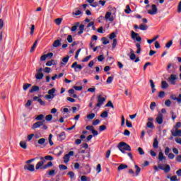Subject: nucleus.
I'll return each instance as SVG.
<instances>
[{"label": "nucleus", "mask_w": 181, "mask_h": 181, "mask_svg": "<svg viewBox=\"0 0 181 181\" xmlns=\"http://www.w3.org/2000/svg\"><path fill=\"white\" fill-rule=\"evenodd\" d=\"M117 148L122 153H125V151H131V146L124 141L119 143Z\"/></svg>", "instance_id": "f257e3e1"}, {"label": "nucleus", "mask_w": 181, "mask_h": 181, "mask_svg": "<svg viewBox=\"0 0 181 181\" xmlns=\"http://www.w3.org/2000/svg\"><path fill=\"white\" fill-rule=\"evenodd\" d=\"M158 168L161 170H164L165 173H169V172H170V166L169 165H165H165L163 164H158Z\"/></svg>", "instance_id": "f03ea898"}, {"label": "nucleus", "mask_w": 181, "mask_h": 181, "mask_svg": "<svg viewBox=\"0 0 181 181\" xmlns=\"http://www.w3.org/2000/svg\"><path fill=\"white\" fill-rule=\"evenodd\" d=\"M40 160L41 161H39L35 165L36 170H39V169H42V168L43 167V165L46 163V160H45L43 157H40Z\"/></svg>", "instance_id": "7ed1b4c3"}, {"label": "nucleus", "mask_w": 181, "mask_h": 181, "mask_svg": "<svg viewBox=\"0 0 181 181\" xmlns=\"http://www.w3.org/2000/svg\"><path fill=\"white\" fill-rule=\"evenodd\" d=\"M70 156H74V151H69L64 156V162L65 163H69L70 161Z\"/></svg>", "instance_id": "20e7f679"}, {"label": "nucleus", "mask_w": 181, "mask_h": 181, "mask_svg": "<svg viewBox=\"0 0 181 181\" xmlns=\"http://www.w3.org/2000/svg\"><path fill=\"white\" fill-rule=\"evenodd\" d=\"M104 102H105V98H103L101 97V95H99L98 96V103L95 105V107H101V105H103V104H104Z\"/></svg>", "instance_id": "39448f33"}, {"label": "nucleus", "mask_w": 181, "mask_h": 181, "mask_svg": "<svg viewBox=\"0 0 181 181\" xmlns=\"http://www.w3.org/2000/svg\"><path fill=\"white\" fill-rule=\"evenodd\" d=\"M131 33L132 39L136 40V42H142V37H141V36H138V33H135L134 30H132Z\"/></svg>", "instance_id": "423d86ee"}, {"label": "nucleus", "mask_w": 181, "mask_h": 181, "mask_svg": "<svg viewBox=\"0 0 181 181\" xmlns=\"http://www.w3.org/2000/svg\"><path fill=\"white\" fill-rule=\"evenodd\" d=\"M75 26H76L77 28H78L79 26V31L78 32V35H83V32H84V24L80 25V22H76L75 23Z\"/></svg>", "instance_id": "0eeeda50"}, {"label": "nucleus", "mask_w": 181, "mask_h": 181, "mask_svg": "<svg viewBox=\"0 0 181 181\" xmlns=\"http://www.w3.org/2000/svg\"><path fill=\"white\" fill-rule=\"evenodd\" d=\"M151 8L152 10L148 11V13H149V15H156L158 13V8L156 7V5L153 4Z\"/></svg>", "instance_id": "6e6552de"}, {"label": "nucleus", "mask_w": 181, "mask_h": 181, "mask_svg": "<svg viewBox=\"0 0 181 181\" xmlns=\"http://www.w3.org/2000/svg\"><path fill=\"white\" fill-rule=\"evenodd\" d=\"M156 122L158 125H162L163 124V115L162 113H159L156 118Z\"/></svg>", "instance_id": "1a4fd4ad"}, {"label": "nucleus", "mask_w": 181, "mask_h": 181, "mask_svg": "<svg viewBox=\"0 0 181 181\" xmlns=\"http://www.w3.org/2000/svg\"><path fill=\"white\" fill-rule=\"evenodd\" d=\"M71 68L74 69L75 71H81V70L83 69V66H81V64H77V62H75L72 64ZM77 69H78V71L77 70Z\"/></svg>", "instance_id": "9d476101"}, {"label": "nucleus", "mask_w": 181, "mask_h": 181, "mask_svg": "<svg viewBox=\"0 0 181 181\" xmlns=\"http://www.w3.org/2000/svg\"><path fill=\"white\" fill-rule=\"evenodd\" d=\"M43 124H45V120L38 121V122L34 123L31 128H32V129H36L37 128H40V127H42V125H43Z\"/></svg>", "instance_id": "9b49d317"}, {"label": "nucleus", "mask_w": 181, "mask_h": 181, "mask_svg": "<svg viewBox=\"0 0 181 181\" xmlns=\"http://www.w3.org/2000/svg\"><path fill=\"white\" fill-rule=\"evenodd\" d=\"M25 170H29V172H35V165L28 164L24 166Z\"/></svg>", "instance_id": "f8f14e48"}, {"label": "nucleus", "mask_w": 181, "mask_h": 181, "mask_svg": "<svg viewBox=\"0 0 181 181\" xmlns=\"http://www.w3.org/2000/svg\"><path fill=\"white\" fill-rule=\"evenodd\" d=\"M170 83H171V84L175 85L176 84V80H177V77L176 76L175 74H171L170 76L168 78Z\"/></svg>", "instance_id": "ddd939ff"}, {"label": "nucleus", "mask_w": 181, "mask_h": 181, "mask_svg": "<svg viewBox=\"0 0 181 181\" xmlns=\"http://www.w3.org/2000/svg\"><path fill=\"white\" fill-rule=\"evenodd\" d=\"M112 13L111 12H107L105 18L110 22H114V16H111Z\"/></svg>", "instance_id": "4468645a"}, {"label": "nucleus", "mask_w": 181, "mask_h": 181, "mask_svg": "<svg viewBox=\"0 0 181 181\" xmlns=\"http://www.w3.org/2000/svg\"><path fill=\"white\" fill-rule=\"evenodd\" d=\"M62 42V38L54 40L52 43V47H59L62 46V42Z\"/></svg>", "instance_id": "2eb2a0df"}, {"label": "nucleus", "mask_w": 181, "mask_h": 181, "mask_svg": "<svg viewBox=\"0 0 181 181\" xmlns=\"http://www.w3.org/2000/svg\"><path fill=\"white\" fill-rule=\"evenodd\" d=\"M171 134L173 136H181V130L175 129V132L174 131H171Z\"/></svg>", "instance_id": "dca6fc26"}, {"label": "nucleus", "mask_w": 181, "mask_h": 181, "mask_svg": "<svg viewBox=\"0 0 181 181\" xmlns=\"http://www.w3.org/2000/svg\"><path fill=\"white\" fill-rule=\"evenodd\" d=\"M64 139H66V133L62 132L58 135V140L64 141Z\"/></svg>", "instance_id": "f3484780"}, {"label": "nucleus", "mask_w": 181, "mask_h": 181, "mask_svg": "<svg viewBox=\"0 0 181 181\" xmlns=\"http://www.w3.org/2000/svg\"><path fill=\"white\" fill-rule=\"evenodd\" d=\"M170 98H172V100H177L178 104L181 103V94H180L178 95V98H176V95H171Z\"/></svg>", "instance_id": "a211bd4d"}, {"label": "nucleus", "mask_w": 181, "mask_h": 181, "mask_svg": "<svg viewBox=\"0 0 181 181\" xmlns=\"http://www.w3.org/2000/svg\"><path fill=\"white\" fill-rule=\"evenodd\" d=\"M39 90H40V88H39V86H33L31 89L29 90V93H35L36 91H39Z\"/></svg>", "instance_id": "6ab92c4d"}, {"label": "nucleus", "mask_w": 181, "mask_h": 181, "mask_svg": "<svg viewBox=\"0 0 181 181\" xmlns=\"http://www.w3.org/2000/svg\"><path fill=\"white\" fill-rule=\"evenodd\" d=\"M43 77H45V74H43V73H37L35 74L36 80H42Z\"/></svg>", "instance_id": "aec40b11"}, {"label": "nucleus", "mask_w": 181, "mask_h": 181, "mask_svg": "<svg viewBox=\"0 0 181 181\" xmlns=\"http://www.w3.org/2000/svg\"><path fill=\"white\" fill-rule=\"evenodd\" d=\"M70 59L69 56H66L62 59V62H61V64H63L64 66H66L67 64V62H69V59Z\"/></svg>", "instance_id": "412c9836"}, {"label": "nucleus", "mask_w": 181, "mask_h": 181, "mask_svg": "<svg viewBox=\"0 0 181 181\" xmlns=\"http://www.w3.org/2000/svg\"><path fill=\"white\" fill-rule=\"evenodd\" d=\"M168 87H169V83H168V82H166V81H163L161 82V88L166 89V88H168Z\"/></svg>", "instance_id": "4be33fe9"}, {"label": "nucleus", "mask_w": 181, "mask_h": 181, "mask_svg": "<svg viewBox=\"0 0 181 181\" xmlns=\"http://www.w3.org/2000/svg\"><path fill=\"white\" fill-rule=\"evenodd\" d=\"M158 145H159V141H158V138H155V139H154V141H153V147L155 149H158Z\"/></svg>", "instance_id": "5701e85b"}, {"label": "nucleus", "mask_w": 181, "mask_h": 181, "mask_svg": "<svg viewBox=\"0 0 181 181\" xmlns=\"http://www.w3.org/2000/svg\"><path fill=\"white\" fill-rule=\"evenodd\" d=\"M20 146L23 149H28V144L26 143V141H21Z\"/></svg>", "instance_id": "b1692460"}, {"label": "nucleus", "mask_w": 181, "mask_h": 181, "mask_svg": "<svg viewBox=\"0 0 181 181\" xmlns=\"http://www.w3.org/2000/svg\"><path fill=\"white\" fill-rule=\"evenodd\" d=\"M127 168L128 165L127 164H120L117 168V170H122L124 169H127Z\"/></svg>", "instance_id": "393cba45"}, {"label": "nucleus", "mask_w": 181, "mask_h": 181, "mask_svg": "<svg viewBox=\"0 0 181 181\" xmlns=\"http://www.w3.org/2000/svg\"><path fill=\"white\" fill-rule=\"evenodd\" d=\"M163 159H166V157L163 156V153L162 151L158 153V160L162 161Z\"/></svg>", "instance_id": "a878e982"}, {"label": "nucleus", "mask_w": 181, "mask_h": 181, "mask_svg": "<svg viewBox=\"0 0 181 181\" xmlns=\"http://www.w3.org/2000/svg\"><path fill=\"white\" fill-rule=\"evenodd\" d=\"M37 46V40L35 41L34 44L33 45L31 49H30V53H33L35 52V49H36V47Z\"/></svg>", "instance_id": "bb28decb"}, {"label": "nucleus", "mask_w": 181, "mask_h": 181, "mask_svg": "<svg viewBox=\"0 0 181 181\" xmlns=\"http://www.w3.org/2000/svg\"><path fill=\"white\" fill-rule=\"evenodd\" d=\"M136 47L137 48V50H136L137 54H141V44L136 43Z\"/></svg>", "instance_id": "cd10ccee"}, {"label": "nucleus", "mask_w": 181, "mask_h": 181, "mask_svg": "<svg viewBox=\"0 0 181 181\" xmlns=\"http://www.w3.org/2000/svg\"><path fill=\"white\" fill-rule=\"evenodd\" d=\"M29 87H32V84L24 83L23 86V90H24V91H26V90H28V88H29Z\"/></svg>", "instance_id": "c85d7f7f"}, {"label": "nucleus", "mask_w": 181, "mask_h": 181, "mask_svg": "<svg viewBox=\"0 0 181 181\" xmlns=\"http://www.w3.org/2000/svg\"><path fill=\"white\" fill-rule=\"evenodd\" d=\"M134 168L136 169V176H138L141 173V168L138 165H135Z\"/></svg>", "instance_id": "c756f323"}, {"label": "nucleus", "mask_w": 181, "mask_h": 181, "mask_svg": "<svg viewBox=\"0 0 181 181\" xmlns=\"http://www.w3.org/2000/svg\"><path fill=\"white\" fill-rule=\"evenodd\" d=\"M146 127L151 129H153L155 128V126H153V123L152 122H148L146 123Z\"/></svg>", "instance_id": "7c9ffc66"}, {"label": "nucleus", "mask_w": 181, "mask_h": 181, "mask_svg": "<svg viewBox=\"0 0 181 181\" xmlns=\"http://www.w3.org/2000/svg\"><path fill=\"white\" fill-rule=\"evenodd\" d=\"M62 21H63L62 18H58L54 20V22H55L56 25H58V26H59V25H62Z\"/></svg>", "instance_id": "2f4dec72"}, {"label": "nucleus", "mask_w": 181, "mask_h": 181, "mask_svg": "<svg viewBox=\"0 0 181 181\" xmlns=\"http://www.w3.org/2000/svg\"><path fill=\"white\" fill-rule=\"evenodd\" d=\"M124 12L127 14H129L131 13V12H132V11L131 10V8L129 7V5L126 6V9L124 10Z\"/></svg>", "instance_id": "473e14b6"}, {"label": "nucleus", "mask_w": 181, "mask_h": 181, "mask_svg": "<svg viewBox=\"0 0 181 181\" xmlns=\"http://www.w3.org/2000/svg\"><path fill=\"white\" fill-rule=\"evenodd\" d=\"M44 160H53V159H54V158H53V156H46L45 157H43Z\"/></svg>", "instance_id": "72a5a7b5"}, {"label": "nucleus", "mask_w": 181, "mask_h": 181, "mask_svg": "<svg viewBox=\"0 0 181 181\" xmlns=\"http://www.w3.org/2000/svg\"><path fill=\"white\" fill-rule=\"evenodd\" d=\"M43 118H45V115H39L38 116H37L35 117V120L36 121H42L43 119Z\"/></svg>", "instance_id": "f704fd0d"}, {"label": "nucleus", "mask_w": 181, "mask_h": 181, "mask_svg": "<svg viewBox=\"0 0 181 181\" xmlns=\"http://www.w3.org/2000/svg\"><path fill=\"white\" fill-rule=\"evenodd\" d=\"M45 142H46V139H45V138L40 139L37 141V144H38L39 145H43V144H45Z\"/></svg>", "instance_id": "c9c22d12"}, {"label": "nucleus", "mask_w": 181, "mask_h": 181, "mask_svg": "<svg viewBox=\"0 0 181 181\" xmlns=\"http://www.w3.org/2000/svg\"><path fill=\"white\" fill-rule=\"evenodd\" d=\"M81 181H90V177H88L86 176V175H82V176L81 177Z\"/></svg>", "instance_id": "e433bc0d"}, {"label": "nucleus", "mask_w": 181, "mask_h": 181, "mask_svg": "<svg viewBox=\"0 0 181 181\" xmlns=\"http://www.w3.org/2000/svg\"><path fill=\"white\" fill-rule=\"evenodd\" d=\"M54 97V95H50V94H48V95H45V98L46 100H53V98Z\"/></svg>", "instance_id": "4c0bfd02"}, {"label": "nucleus", "mask_w": 181, "mask_h": 181, "mask_svg": "<svg viewBox=\"0 0 181 181\" xmlns=\"http://www.w3.org/2000/svg\"><path fill=\"white\" fill-rule=\"evenodd\" d=\"M56 93V88H53L48 90V94L51 95H54V93Z\"/></svg>", "instance_id": "58836bf2"}, {"label": "nucleus", "mask_w": 181, "mask_h": 181, "mask_svg": "<svg viewBox=\"0 0 181 181\" xmlns=\"http://www.w3.org/2000/svg\"><path fill=\"white\" fill-rule=\"evenodd\" d=\"M101 40L103 45H108V43H110V41H108V40L106 37H102Z\"/></svg>", "instance_id": "ea45409f"}, {"label": "nucleus", "mask_w": 181, "mask_h": 181, "mask_svg": "<svg viewBox=\"0 0 181 181\" xmlns=\"http://www.w3.org/2000/svg\"><path fill=\"white\" fill-rule=\"evenodd\" d=\"M95 117V114L94 113H91L87 115L88 119H94Z\"/></svg>", "instance_id": "a19ab883"}, {"label": "nucleus", "mask_w": 181, "mask_h": 181, "mask_svg": "<svg viewBox=\"0 0 181 181\" xmlns=\"http://www.w3.org/2000/svg\"><path fill=\"white\" fill-rule=\"evenodd\" d=\"M101 118H107L108 117V112L107 111H104L100 115Z\"/></svg>", "instance_id": "79ce46f5"}, {"label": "nucleus", "mask_w": 181, "mask_h": 181, "mask_svg": "<svg viewBox=\"0 0 181 181\" xmlns=\"http://www.w3.org/2000/svg\"><path fill=\"white\" fill-rule=\"evenodd\" d=\"M68 176H69L70 179H74V172L73 171H69L68 173H67Z\"/></svg>", "instance_id": "37998d69"}, {"label": "nucleus", "mask_w": 181, "mask_h": 181, "mask_svg": "<svg viewBox=\"0 0 181 181\" xmlns=\"http://www.w3.org/2000/svg\"><path fill=\"white\" fill-rule=\"evenodd\" d=\"M112 80H114V76H109L106 81V83L107 84H110V83H112Z\"/></svg>", "instance_id": "c03bdc74"}, {"label": "nucleus", "mask_w": 181, "mask_h": 181, "mask_svg": "<svg viewBox=\"0 0 181 181\" xmlns=\"http://www.w3.org/2000/svg\"><path fill=\"white\" fill-rule=\"evenodd\" d=\"M139 28L141 30H146L148 29V26L145 24H141Z\"/></svg>", "instance_id": "a18cd8bd"}, {"label": "nucleus", "mask_w": 181, "mask_h": 181, "mask_svg": "<svg viewBox=\"0 0 181 181\" xmlns=\"http://www.w3.org/2000/svg\"><path fill=\"white\" fill-rule=\"evenodd\" d=\"M59 168L60 170H67V166H66L63 164L59 165Z\"/></svg>", "instance_id": "49530a36"}, {"label": "nucleus", "mask_w": 181, "mask_h": 181, "mask_svg": "<svg viewBox=\"0 0 181 181\" xmlns=\"http://www.w3.org/2000/svg\"><path fill=\"white\" fill-rule=\"evenodd\" d=\"M155 107H156V103L152 102L150 105V110H152V111H153V110H155Z\"/></svg>", "instance_id": "de8ad7c7"}, {"label": "nucleus", "mask_w": 181, "mask_h": 181, "mask_svg": "<svg viewBox=\"0 0 181 181\" xmlns=\"http://www.w3.org/2000/svg\"><path fill=\"white\" fill-rule=\"evenodd\" d=\"M52 119H53V115H48L45 117L46 121H52Z\"/></svg>", "instance_id": "09e8293b"}, {"label": "nucleus", "mask_w": 181, "mask_h": 181, "mask_svg": "<svg viewBox=\"0 0 181 181\" xmlns=\"http://www.w3.org/2000/svg\"><path fill=\"white\" fill-rule=\"evenodd\" d=\"M83 12L80 10H77L76 12H72V15H75V16H78V15H81Z\"/></svg>", "instance_id": "8fccbe9b"}, {"label": "nucleus", "mask_w": 181, "mask_h": 181, "mask_svg": "<svg viewBox=\"0 0 181 181\" xmlns=\"http://www.w3.org/2000/svg\"><path fill=\"white\" fill-rule=\"evenodd\" d=\"M139 155H145V152L144 151V149H142V148L139 147L137 149Z\"/></svg>", "instance_id": "3c124183"}, {"label": "nucleus", "mask_w": 181, "mask_h": 181, "mask_svg": "<svg viewBox=\"0 0 181 181\" xmlns=\"http://www.w3.org/2000/svg\"><path fill=\"white\" fill-rule=\"evenodd\" d=\"M172 45H173V41L170 40L168 42L165 44V47H167V49H169V47H170Z\"/></svg>", "instance_id": "603ef678"}, {"label": "nucleus", "mask_w": 181, "mask_h": 181, "mask_svg": "<svg viewBox=\"0 0 181 181\" xmlns=\"http://www.w3.org/2000/svg\"><path fill=\"white\" fill-rule=\"evenodd\" d=\"M35 33V25L32 24L30 28V35H33Z\"/></svg>", "instance_id": "864d4df0"}, {"label": "nucleus", "mask_w": 181, "mask_h": 181, "mask_svg": "<svg viewBox=\"0 0 181 181\" xmlns=\"http://www.w3.org/2000/svg\"><path fill=\"white\" fill-rule=\"evenodd\" d=\"M115 37H117V35H115V33L113 32L110 35L109 39L112 40V39H115Z\"/></svg>", "instance_id": "5fc2aeb1"}, {"label": "nucleus", "mask_w": 181, "mask_h": 181, "mask_svg": "<svg viewBox=\"0 0 181 181\" xmlns=\"http://www.w3.org/2000/svg\"><path fill=\"white\" fill-rule=\"evenodd\" d=\"M105 107H111V108H114V105L111 100H109L107 103L105 105Z\"/></svg>", "instance_id": "6e6d98bb"}, {"label": "nucleus", "mask_w": 181, "mask_h": 181, "mask_svg": "<svg viewBox=\"0 0 181 181\" xmlns=\"http://www.w3.org/2000/svg\"><path fill=\"white\" fill-rule=\"evenodd\" d=\"M105 129H107V126L105 125H101L99 127V131L100 132L105 131Z\"/></svg>", "instance_id": "4d7b16f0"}, {"label": "nucleus", "mask_w": 181, "mask_h": 181, "mask_svg": "<svg viewBox=\"0 0 181 181\" xmlns=\"http://www.w3.org/2000/svg\"><path fill=\"white\" fill-rule=\"evenodd\" d=\"M53 63H54V59H52L51 61H48L46 63V66H52Z\"/></svg>", "instance_id": "13d9d810"}, {"label": "nucleus", "mask_w": 181, "mask_h": 181, "mask_svg": "<svg viewBox=\"0 0 181 181\" xmlns=\"http://www.w3.org/2000/svg\"><path fill=\"white\" fill-rule=\"evenodd\" d=\"M90 59H91V55H89V56L85 57V58L82 60V62H83V63H86V62H88V60H90Z\"/></svg>", "instance_id": "bf43d9fd"}, {"label": "nucleus", "mask_w": 181, "mask_h": 181, "mask_svg": "<svg viewBox=\"0 0 181 181\" xmlns=\"http://www.w3.org/2000/svg\"><path fill=\"white\" fill-rule=\"evenodd\" d=\"M30 105H32V100H28L27 101V103H25V107H26L27 108H29V107H30Z\"/></svg>", "instance_id": "052dcab7"}, {"label": "nucleus", "mask_w": 181, "mask_h": 181, "mask_svg": "<svg viewBox=\"0 0 181 181\" xmlns=\"http://www.w3.org/2000/svg\"><path fill=\"white\" fill-rule=\"evenodd\" d=\"M165 104L166 107H170L172 102L170 101V100H165Z\"/></svg>", "instance_id": "680f3d73"}, {"label": "nucleus", "mask_w": 181, "mask_h": 181, "mask_svg": "<svg viewBox=\"0 0 181 181\" xmlns=\"http://www.w3.org/2000/svg\"><path fill=\"white\" fill-rule=\"evenodd\" d=\"M158 97L159 98H163V97H165V92L160 91L158 93Z\"/></svg>", "instance_id": "e2e57ef3"}, {"label": "nucleus", "mask_w": 181, "mask_h": 181, "mask_svg": "<svg viewBox=\"0 0 181 181\" xmlns=\"http://www.w3.org/2000/svg\"><path fill=\"white\" fill-rule=\"evenodd\" d=\"M115 47H117V39H113L112 49H115Z\"/></svg>", "instance_id": "0e129e2a"}, {"label": "nucleus", "mask_w": 181, "mask_h": 181, "mask_svg": "<svg viewBox=\"0 0 181 181\" xmlns=\"http://www.w3.org/2000/svg\"><path fill=\"white\" fill-rule=\"evenodd\" d=\"M96 172L98 173H100V172H101V164H98L96 168Z\"/></svg>", "instance_id": "69168bd1"}, {"label": "nucleus", "mask_w": 181, "mask_h": 181, "mask_svg": "<svg viewBox=\"0 0 181 181\" xmlns=\"http://www.w3.org/2000/svg\"><path fill=\"white\" fill-rule=\"evenodd\" d=\"M170 181H177V176L174 175L170 177Z\"/></svg>", "instance_id": "338daca9"}, {"label": "nucleus", "mask_w": 181, "mask_h": 181, "mask_svg": "<svg viewBox=\"0 0 181 181\" xmlns=\"http://www.w3.org/2000/svg\"><path fill=\"white\" fill-rule=\"evenodd\" d=\"M177 12H178L179 13H180V12H181V1H180L179 2V4H178Z\"/></svg>", "instance_id": "774afa93"}]
</instances>
